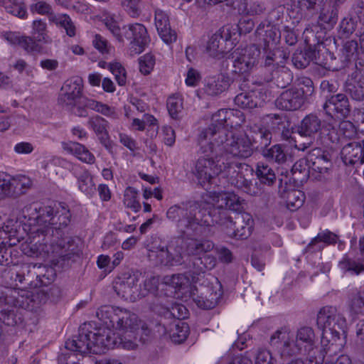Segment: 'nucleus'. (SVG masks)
Masks as SVG:
<instances>
[{"label": "nucleus", "mask_w": 364, "mask_h": 364, "mask_svg": "<svg viewBox=\"0 0 364 364\" xmlns=\"http://www.w3.org/2000/svg\"><path fill=\"white\" fill-rule=\"evenodd\" d=\"M215 247L213 241L194 237L175 236L166 245H159L151 250L149 257L154 258L157 264L176 267L183 265L185 258L197 257L194 267L198 272L191 274L193 286L190 287V295L196 305L204 309H211L218 304L222 293L214 289L205 277V272L212 269L217 263L214 256L208 255Z\"/></svg>", "instance_id": "f257e3e1"}, {"label": "nucleus", "mask_w": 364, "mask_h": 364, "mask_svg": "<svg viewBox=\"0 0 364 364\" xmlns=\"http://www.w3.org/2000/svg\"><path fill=\"white\" fill-rule=\"evenodd\" d=\"M38 213L36 224L30 229L32 238L30 237L21 245L23 253L28 257H51L57 263L69 260L77 254L78 246L71 237L55 239L49 245L41 242L54 229L58 230L68 226L71 218L68 206L64 203L55 202L39 208Z\"/></svg>", "instance_id": "f03ea898"}, {"label": "nucleus", "mask_w": 364, "mask_h": 364, "mask_svg": "<svg viewBox=\"0 0 364 364\" xmlns=\"http://www.w3.org/2000/svg\"><path fill=\"white\" fill-rule=\"evenodd\" d=\"M167 218L175 223L182 237L202 235L205 227L219 224L230 237L245 240L252 232L253 220L248 213L237 214L232 220L226 212L215 207L207 210L197 201H186L171 206Z\"/></svg>", "instance_id": "7ed1b4c3"}, {"label": "nucleus", "mask_w": 364, "mask_h": 364, "mask_svg": "<svg viewBox=\"0 0 364 364\" xmlns=\"http://www.w3.org/2000/svg\"><path fill=\"white\" fill-rule=\"evenodd\" d=\"M213 132L207 130L198 136L199 158L195 166L194 174L202 186L211 183L216 176L227 179L228 183L237 189L255 196L260 193L256 183H252L240 173L241 165L220 152V147H216L208 137L213 136Z\"/></svg>", "instance_id": "20e7f679"}, {"label": "nucleus", "mask_w": 364, "mask_h": 364, "mask_svg": "<svg viewBox=\"0 0 364 364\" xmlns=\"http://www.w3.org/2000/svg\"><path fill=\"white\" fill-rule=\"evenodd\" d=\"M269 343L282 358L310 355L317 347V337L311 326H300L294 333L287 327H282L271 336Z\"/></svg>", "instance_id": "39448f33"}, {"label": "nucleus", "mask_w": 364, "mask_h": 364, "mask_svg": "<svg viewBox=\"0 0 364 364\" xmlns=\"http://www.w3.org/2000/svg\"><path fill=\"white\" fill-rule=\"evenodd\" d=\"M116 343L113 333L109 329L99 328L95 331L86 328V324L79 330V334L65 341L66 349L81 355L89 353L94 354L105 353L107 350L113 348Z\"/></svg>", "instance_id": "423d86ee"}, {"label": "nucleus", "mask_w": 364, "mask_h": 364, "mask_svg": "<svg viewBox=\"0 0 364 364\" xmlns=\"http://www.w3.org/2000/svg\"><path fill=\"white\" fill-rule=\"evenodd\" d=\"M96 316L106 326L105 328L112 332V328L125 333H141L146 336L151 332L145 323L139 321L136 314L125 309L105 305L97 309Z\"/></svg>", "instance_id": "0eeeda50"}, {"label": "nucleus", "mask_w": 364, "mask_h": 364, "mask_svg": "<svg viewBox=\"0 0 364 364\" xmlns=\"http://www.w3.org/2000/svg\"><path fill=\"white\" fill-rule=\"evenodd\" d=\"M316 323L318 328L322 330L321 341L328 343L336 342L341 333H344L347 325L344 316L332 306H326L319 310Z\"/></svg>", "instance_id": "6e6552de"}, {"label": "nucleus", "mask_w": 364, "mask_h": 364, "mask_svg": "<svg viewBox=\"0 0 364 364\" xmlns=\"http://www.w3.org/2000/svg\"><path fill=\"white\" fill-rule=\"evenodd\" d=\"M220 139L214 142L216 147H220V152L224 156L233 161L232 157L248 158L253 153L252 142L247 134L236 136L228 130L218 132Z\"/></svg>", "instance_id": "1a4fd4ad"}, {"label": "nucleus", "mask_w": 364, "mask_h": 364, "mask_svg": "<svg viewBox=\"0 0 364 364\" xmlns=\"http://www.w3.org/2000/svg\"><path fill=\"white\" fill-rule=\"evenodd\" d=\"M261 51L255 45H251L245 48H237L225 60L223 66L228 67L230 63V72L235 74H243L252 70L259 63Z\"/></svg>", "instance_id": "9d476101"}, {"label": "nucleus", "mask_w": 364, "mask_h": 364, "mask_svg": "<svg viewBox=\"0 0 364 364\" xmlns=\"http://www.w3.org/2000/svg\"><path fill=\"white\" fill-rule=\"evenodd\" d=\"M243 115L241 112L228 109H221L215 113L212 117L210 125L204 129L200 134L207 130H211L213 136L208 137V141L218 142L220 139L218 132L221 130H227V127H235L240 125L243 122Z\"/></svg>", "instance_id": "9b49d317"}, {"label": "nucleus", "mask_w": 364, "mask_h": 364, "mask_svg": "<svg viewBox=\"0 0 364 364\" xmlns=\"http://www.w3.org/2000/svg\"><path fill=\"white\" fill-rule=\"evenodd\" d=\"M17 225V223L11 222L0 228V265L7 266L13 262L11 252L7 247L14 246L20 242Z\"/></svg>", "instance_id": "f8f14e48"}, {"label": "nucleus", "mask_w": 364, "mask_h": 364, "mask_svg": "<svg viewBox=\"0 0 364 364\" xmlns=\"http://www.w3.org/2000/svg\"><path fill=\"white\" fill-rule=\"evenodd\" d=\"M123 39L130 41V50L134 55L143 52L150 42L146 27L141 23H132L122 27Z\"/></svg>", "instance_id": "ddd939ff"}, {"label": "nucleus", "mask_w": 364, "mask_h": 364, "mask_svg": "<svg viewBox=\"0 0 364 364\" xmlns=\"http://www.w3.org/2000/svg\"><path fill=\"white\" fill-rule=\"evenodd\" d=\"M323 109L332 118L343 119L349 115L350 105L346 94L338 93L326 97Z\"/></svg>", "instance_id": "4468645a"}, {"label": "nucleus", "mask_w": 364, "mask_h": 364, "mask_svg": "<svg viewBox=\"0 0 364 364\" xmlns=\"http://www.w3.org/2000/svg\"><path fill=\"white\" fill-rule=\"evenodd\" d=\"M307 99L301 89L291 87L283 91L277 98L275 105L277 108L285 111H296L301 109Z\"/></svg>", "instance_id": "2eb2a0df"}, {"label": "nucleus", "mask_w": 364, "mask_h": 364, "mask_svg": "<svg viewBox=\"0 0 364 364\" xmlns=\"http://www.w3.org/2000/svg\"><path fill=\"white\" fill-rule=\"evenodd\" d=\"M139 282V275L129 272L122 273L113 282V289L119 296L125 300L134 301L136 298L134 289Z\"/></svg>", "instance_id": "dca6fc26"}, {"label": "nucleus", "mask_w": 364, "mask_h": 364, "mask_svg": "<svg viewBox=\"0 0 364 364\" xmlns=\"http://www.w3.org/2000/svg\"><path fill=\"white\" fill-rule=\"evenodd\" d=\"M159 326L163 328V333L168 336L171 341L175 343L183 342L189 332L188 324L182 321H160Z\"/></svg>", "instance_id": "f3484780"}, {"label": "nucleus", "mask_w": 364, "mask_h": 364, "mask_svg": "<svg viewBox=\"0 0 364 364\" xmlns=\"http://www.w3.org/2000/svg\"><path fill=\"white\" fill-rule=\"evenodd\" d=\"M32 186V181L30 178L19 175L16 177H9L7 183H3L1 185V191L6 195V197H17L23 194Z\"/></svg>", "instance_id": "a211bd4d"}, {"label": "nucleus", "mask_w": 364, "mask_h": 364, "mask_svg": "<svg viewBox=\"0 0 364 364\" xmlns=\"http://www.w3.org/2000/svg\"><path fill=\"white\" fill-rule=\"evenodd\" d=\"M341 156L346 165L364 164V140L350 142L343 146Z\"/></svg>", "instance_id": "6ab92c4d"}, {"label": "nucleus", "mask_w": 364, "mask_h": 364, "mask_svg": "<svg viewBox=\"0 0 364 364\" xmlns=\"http://www.w3.org/2000/svg\"><path fill=\"white\" fill-rule=\"evenodd\" d=\"M310 168L316 172L326 173L331 166V155L321 148H314L307 154Z\"/></svg>", "instance_id": "aec40b11"}, {"label": "nucleus", "mask_w": 364, "mask_h": 364, "mask_svg": "<svg viewBox=\"0 0 364 364\" xmlns=\"http://www.w3.org/2000/svg\"><path fill=\"white\" fill-rule=\"evenodd\" d=\"M344 90L353 100L364 101V74L358 71L353 73L346 81Z\"/></svg>", "instance_id": "412c9836"}, {"label": "nucleus", "mask_w": 364, "mask_h": 364, "mask_svg": "<svg viewBox=\"0 0 364 364\" xmlns=\"http://www.w3.org/2000/svg\"><path fill=\"white\" fill-rule=\"evenodd\" d=\"M155 25L164 42L170 44L176 41L177 34L176 32L170 27L168 16L161 9H156L155 11Z\"/></svg>", "instance_id": "4be33fe9"}, {"label": "nucleus", "mask_w": 364, "mask_h": 364, "mask_svg": "<svg viewBox=\"0 0 364 364\" xmlns=\"http://www.w3.org/2000/svg\"><path fill=\"white\" fill-rule=\"evenodd\" d=\"M87 126L97 135L100 143L107 149L111 146L108 132L109 122L100 115H95L89 118Z\"/></svg>", "instance_id": "5701e85b"}, {"label": "nucleus", "mask_w": 364, "mask_h": 364, "mask_svg": "<svg viewBox=\"0 0 364 364\" xmlns=\"http://www.w3.org/2000/svg\"><path fill=\"white\" fill-rule=\"evenodd\" d=\"M264 101L265 99L262 95L260 90L242 92L234 99L235 104L237 107L248 109L262 107Z\"/></svg>", "instance_id": "b1692460"}, {"label": "nucleus", "mask_w": 364, "mask_h": 364, "mask_svg": "<svg viewBox=\"0 0 364 364\" xmlns=\"http://www.w3.org/2000/svg\"><path fill=\"white\" fill-rule=\"evenodd\" d=\"M232 82L228 73H220L206 80L204 91L208 95L218 96L227 90Z\"/></svg>", "instance_id": "393cba45"}, {"label": "nucleus", "mask_w": 364, "mask_h": 364, "mask_svg": "<svg viewBox=\"0 0 364 364\" xmlns=\"http://www.w3.org/2000/svg\"><path fill=\"white\" fill-rule=\"evenodd\" d=\"M230 27L226 26L213 34L207 43L206 53L211 57H218L222 54L224 52L223 43L230 38Z\"/></svg>", "instance_id": "a878e982"}, {"label": "nucleus", "mask_w": 364, "mask_h": 364, "mask_svg": "<svg viewBox=\"0 0 364 364\" xmlns=\"http://www.w3.org/2000/svg\"><path fill=\"white\" fill-rule=\"evenodd\" d=\"M6 39L12 45H18L27 53H40L43 48L37 41L32 36H18L14 33H7Z\"/></svg>", "instance_id": "bb28decb"}, {"label": "nucleus", "mask_w": 364, "mask_h": 364, "mask_svg": "<svg viewBox=\"0 0 364 364\" xmlns=\"http://www.w3.org/2000/svg\"><path fill=\"white\" fill-rule=\"evenodd\" d=\"M341 65L339 68H344L354 61L358 60V64L362 61L360 58H363L361 51L358 50V44L356 41L350 40L344 43L338 55Z\"/></svg>", "instance_id": "cd10ccee"}, {"label": "nucleus", "mask_w": 364, "mask_h": 364, "mask_svg": "<svg viewBox=\"0 0 364 364\" xmlns=\"http://www.w3.org/2000/svg\"><path fill=\"white\" fill-rule=\"evenodd\" d=\"M338 17V8L328 1H323L319 5L318 12V23L324 28H333Z\"/></svg>", "instance_id": "c85d7f7f"}, {"label": "nucleus", "mask_w": 364, "mask_h": 364, "mask_svg": "<svg viewBox=\"0 0 364 364\" xmlns=\"http://www.w3.org/2000/svg\"><path fill=\"white\" fill-rule=\"evenodd\" d=\"M279 191L282 197L286 198L287 206L290 210H294L302 206L304 201V194L297 190L289 191L287 188V181L279 179Z\"/></svg>", "instance_id": "c756f323"}, {"label": "nucleus", "mask_w": 364, "mask_h": 364, "mask_svg": "<svg viewBox=\"0 0 364 364\" xmlns=\"http://www.w3.org/2000/svg\"><path fill=\"white\" fill-rule=\"evenodd\" d=\"M320 50H312L311 48L304 51L296 50L292 55L291 61L294 65L297 68H304L307 67L311 61H314L316 64L324 65L326 63L320 59Z\"/></svg>", "instance_id": "7c9ffc66"}, {"label": "nucleus", "mask_w": 364, "mask_h": 364, "mask_svg": "<svg viewBox=\"0 0 364 364\" xmlns=\"http://www.w3.org/2000/svg\"><path fill=\"white\" fill-rule=\"evenodd\" d=\"M61 146L66 153L75 156L85 163L93 164L95 162L94 155L81 144L73 141H63L61 143Z\"/></svg>", "instance_id": "2f4dec72"}, {"label": "nucleus", "mask_w": 364, "mask_h": 364, "mask_svg": "<svg viewBox=\"0 0 364 364\" xmlns=\"http://www.w3.org/2000/svg\"><path fill=\"white\" fill-rule=\"evenodd\" d=\"M321 129V120L314 114L306 115L301 122L298 132L301 136L314 137Z\"/></svg>", "instance_id": "473e14b6"}, {"label": "nucleus", "mask_w": 364, "mask_h": 364, "mask_svg": "<svg viewBox=\"0 0 364 364\" xmlns=\"http://www.w3.org/2000/svg\"><path fill=\"white\" fill-rule=\"evenodd\" d=\"M80 103L85 107L92 109L110 119H116L119 118V114L116 108L107 104L89 98L82 99V102Z\"/></svg>", "instance_id": "72a5a7b5"}, {"label": "nucleus", "mask_w": 364, "mask_h": 364, "mask_svg": "<svg viewBox=\"0 0 364 364\" xmlns=\"http://www.w3.org/2000/svg\"><path fill=\"white\" fill-rule=\"evenodd\" d=\"M193 258L192 266L193 270L190 271L188 273V275L178 274H173L170 277H167L166 280V283L168 284L170 286L175 289H183L186 287H188L190 284H191V287L193 286V282H191V274L195 273L196 275L198 271L194 267V262L196 261L197 257H188L185 258V260L187 261L188 258ZM186 262L183 264H185Z\"/></svg>", "instance_id": "f704fd0d"}, {"label": "nucleus", "mask_w": 364, "mask_h": 364, "mask_svg": "<svg viewBox=\"0 0 364 364\" xmlns=\"http://www.w3.org/2000/svg\"><path fill=\"white\" fill-rule=\"evenodd\" d=\"M36 269L37 264H23L18 271L12 272V274H15V282L34 287V283L36 282L34 277L36 278Z\"/></svg>", "instance_id": "c9c22d12"}, {"label": "nucleus", "mask_w": 364, "mask_h": 364, "mask_svg": "<svg viewBox=\"0 0 364 364\" xmlns=\"http://www.w3.org/2000/svg\"><path fill=\"white\" fill-rule=\"evenodd\" d=\"M337 239L338 237L336 234L328 230H325L319 232L307 245L306 249L311 252L320 251L324 247L323 243L326 245L333 244L336 242Z\"/></svg>", "instance_id": "e433bc0d"}, {"label": "nucleus", "mask_w": 364, "mask_h": 364, "mask_svg": "<svg viewBox=\"0 0 364 364\" xmlns=\"http://www.w3.org/2000/svg\"><path fill=\"white\" fill-rule=\"evenodd\" d=\"M56 273L53 267L37 264L34 287L49 285L53 282Z\"/></svg>", "instance_id": "4c0bfd02"}, {"label": "nucleus", "mask_w": 364, "mask_h": 364, "mask_svg": "<svg viewBox=\"0 0 364 364\" xmlns=\"http://www.w3.org/2000/svg\"><path fill=\"white\" fill-rule=\"evenodd\" d=\"M48 26L46 21L41 18H36L31 23V36L37 41L45 44L52 42L51 38L48 36Z\"/></svg>", "instance_id": "58836bf2"}, {"label": "nucleus", "mask_w": 364, "mask_h": 364, "mask_svg": "<svg viewBox=\"0 0 364 364\" xmlns=\"http://www.w3.org/2000/svg\"><path fill=\"white\" fill-rule=\"evenodd\" d=\"M218 207L238 211L241 208L240 197L234 193H222L217 196Z\"/></svg>", "instance_id": "ea45409f"}, {"label": "nucleus", "mask_w": 364, "mask_h": 364, "mask_svg": "<svg viewBox=\"0 0 364 364\" xmlns=\"http://www.w3.org/2000/svg\"><path fill=\"white\" fill-rule=\"evenodd\" d=\"M188 316V309L181 304H174L171 309L164 310L161 321H182Z\"/></svg>", "instance_id": "a19ab883"}, {"label": "nucleus", "mask_w": 364, "mask_h": 364, "mask_svg": "<svg viewBox=\"0 0 364 364\" xmlns=\"http://www.w3.org/2000/svg\"><path fill=\"white\" fill-rule=\"evenodd\" d=\"M256 176L262 184L269 186L273 185L277 179L274 171L262 162L257 164Z\"/></svg>", "instance_id": "79ce46f5"}, {"label": "nucleus", "mask_w": 364, "mask_h": 364, "mask_svg": "<svg viewBox=\"0 0 364 364\" xmlns=\"http://www.w3.org/2000/svg\"><path fill=\"white\" fill-rule=\"evenodd\" d=\"M77 183L79 189L85 195L92 196L95 193V185L88 171H82L77 178Z\"/></svg>", "instance_id": "37998d69"}, {"label": "nucleus", "mask_w": 364, "mask_h": 364, "mask_svg": "<svg viewBox=\"0 0 364 364\" xmlns=\"http://www.w3.org/2000/svg\"><path fill=\"white\" fill-rule=\"evenodd\" d=\"M262 155L270 162L282 164L287 160V155L279 144L274 145L269 149H264L262 151Z\"/></svg>", "instance_id": "c03bdc74"}, {"label": "nucleus", "mask_w": 364, "mask_h": 364, "mask_svg": "<svg viewBox=\"0 0 364 364\" xmlns=\"http://www.w3.org/2000/svg\"><path fill=\"white\" fill-rule=\"evenodd\" d=\"M102 21L118 41L123 42L122 28H119L118 23L114 19V14L109 13L103 14Z\"/></svg>", "instance_id": "a18cd8bd"}, {"label": "nucleus", "mask_w": 364, "mask_h": 364, "mask_svg": "<svg viewBox=\"0 0 364 364\" xmlns=\"http://www.w3.org/2000/svg\"><path fill=\"white\" fill-rule=\"evenodd\" d=\"M356 26L357 23L353 16H349L342 18L338 28L339 38H347L350 37L355 31Z\"/></svg>", "instance_id": "49530a36"}, {"label": "nucleus", "mask_w": 364, "mask_h": 364, "mask_svg": "<svg viewBox=\"0 0 364 364\" xmlns=\"http://www.w3.org/2000/svg\"><path fill=\"white\" fill-rule=\"evenodd\" d=\"M287 58L286 53L282 50H274L267 54L264 60V67L269 70H273L275 67L278 69L279 64L283 63Z\"/></svg>", "instance_id": "de8ad7c7"}, {"label": "nucleus", "mask_w": 364, "mask_h": 364, "mask_svg": "<svg viewBox=\"0 0 364 364\" xmlns=\"http://www.w3.org/2000/svg\"><path fill=\"white\" fill-rule=\"evenodd\" d=\"M272 78L275 80L278 87L284 88L292 82L293 75L289 69L281 67L274 71Z\"/></svg>", "instance_id": "09e8293b"}, {"label": "nucleus", "mask_w": 364, "mask_h": 364, "mask_svg": "<svg viewBox=\"0 0 364 364\" xmlns=\"http://www.w3.org/2000/svg\"><path fill=\"white\" fill-rule=\"evenodd\" d=\"M137 198L138 192L132 187H127L124 193L123 202L124 205L134 212H138L141 208V204Z\"/></svg>", "instance_id": "8fccbe9b"}, {"label": "nucleus", "mask_w": 364, "mask_h": 364, "mask_svg": "<svg viewBox=\"0 0 364 364\" xmlns=\"http://www.w3.org/2000/svg\"><path fill=\"white\" fill-rule=\"evenodd\" d=\"M167 109L172 118H178L183 109L182 97L178 94L169 97L167 100Z\"/></svg>", "instance_id": "3c124183"}, {"label": "nucleus", "mask_w": 364, "mask_h": 364, "mask_svg": "<svg viewBox=\"0 0 364 364\" xmlns=\"http://www.w3.org/2000/svg\"><path fill=\"white\" fill-rule=\"evenodd\" d=\"M123 9L132 18L139 16L144 8L142 0H122Z\"/></svg>", "instance_id": "603ef678"}, {"label": "nucleus", "mask_w": 364, "mask_h": 364, "mask_svg": "<svg viewBox=\"0 0 364 364\" xmlns=\"http://www.w3.org/2000/svg\"><path fill=\"white\" fill-rule=\"evenodd\" d=\"M82 80L81 78L78 77H71L64 82L62 87V91L80 98L82 87Z\"/></svg>", "instance_id": "864d4df0"}, {"label": "nucleus", "mask_w": 364, "mask_h": 364, "mask_svg": "<svg viewBox=\"0 0 364 364\" xmlns=\"http://www.w3.org/2000/svg\"><path fill=\"white\" fill-rule=\"evenodd\" d=\"M252 132V143H259L261 147H267L269 145L272 140V133L269 129L264 127H257Z\"/></svg>", "instance_id": "5fc2aeb1"}, {"label": "nucleus", "mask_w": 364, "mask_h": 364, "mask_svg": "<svg viewBox=\"0 0 364 364\" xmlns=\"http://www.w3.org/2000/svg\"><path fill=\"white\" fill-rule=\"evenodd\" d=\"M109 70L114 75L115 80L119 86L127 83V72L123 65L119 62H112L108 65Z\"/></svg>", "instance_id": "6e6d98bb"}, {"label": "nucleus", "mask_w": 364, "mask_h": 364, "mask_svg": "<svg viewBox=\"0 0 364 364\" xmlns=\"http://www.w3.org/2000/svg\"><path fill=\"white\" fill-rule=\"evenodd\" d=\"M349 308L353 314H361L364 310V290L354 294L349 301Z\"/></svg>", "instance_id": "4d7b16f0"}, {"label": "nucleus", "mask_w": 364, "mask_h": 364, "mask_svg": "<svg viewBox=\"0 0 364 364\" xmlns=\"http://www.w3.org/2000/svg\"><path fill=\"white\" fill-rule=\"evenodd\" d=\"M29 9L32 14L47 16L49 18L54 14L53 6L45 1H38L32 4Z\"/></svg>", "instance_id": "13d9d810"}, {"label": "nucleus", "mask_w": 364, "mask_h": 364, "mask_svg": "<svg viewBox=\"0 0 364 364\" xmlns=\"http://www.w3.org/2000/svg\"><path fill=\"white\" fill-rule=\"evenodd\" d=\"M8 3V5L6 6V10L8 13L20 18H27L28 13L23 4L16 2V0H11Z\"/></svg>", "instance_id": "bf43d9fd"}, {"label": "nucleus", "mask_w": 364, "mask_h": 364, "mask_svg": "<svg viewBox=\"0 0 364 364\" xmlns=\"http://www.w3.org/2000/svg\"><path fill=\"white\" fill-rule=\"evenodd\" d=\"M154 64V56L150 53L145 54L139 59V71L143 75H148L153 70Z\"/></svg>", "instance_id": "052dcab7"}, {"label": "nucleus", "mask_w": 364, "mask_h": 364, "mask_svg": "<svg viewBox=\"0 0 364 364\" xmlns=\"http://www.w3.org/2000/svg\"><path fill=\"white\" fill-rule=\"evenodd\" d=\"M310 166L309 161H307V156L306 159H301L297 161L291 168V173L294 176H296L297 174H304V177H307L309 175Z\"/></svg>", "instance_id": "680f3d73"}, {"label": "nucleus", "mask_w": 364, "mask_h": 364, "mask_svg": "<svg viewBox=\"0 0 364 364\" xmlns=\"http://www.w3.org/2000/svg\"><path fill=\"white\" fill-rule=\"evenodd\" d=\"M298 85L301 87H297V89H301L304 92V97L307 100L314 92V82L309 77H300L298 80Z\"/></svg>", "instance_id": "e2e57ef3"}, {"label": "nucleus", "mask_w": 364, "mask_h": 364, "mask_svg": "<svg viewBox=\"0 0 364 364\" xmlns=\"http://www.w3.org/2000/svg\"><path fill=\"white\" fill-rule=\"evenodd\" d=\"M50 297V294L45 289H38L34 293L31 294V301L33 302V308L38 307L43 304H45L48 299Z\"/></svg>", "instance_id": "0e129e2a"}, {"label": "nucleus", "mask_w": 364, "mask_h": 364, "mask_svg": "<svg viewBox=\"0 0 364 364\" xmlns=\"http://www.w3.org/2000/svg\"><path fill=\"white\" fill-rule=\"evenodd\" d=\"M159 279L151 277L144 280L143 289H141V295L145 296L147 293H155L158 289Z\"/></svg>", "instance_id": "69168bd1"}, {"label": "nucleus", "mask_w": 364, "mask_h": 364, "mask_svg": "<svg viewBox=\"0 0 364 364\" xmlns=\"http://www.w3.org/2000/svg\"><path fill=\"white\" fill-rule=\"evenodd\" d=\"M255 364H275V360L269 350L259 349L255 355Z\"/></svg>", "instance_id": "338daca9"}, {"label": "nucleus", "mask_w": 364, "mask_h": 364, "mask_svg": "<svg viewBox=\"0 0 364 364\" xmlns=\"http://www.w3.org/2000/svg\"><path fill=\"white\" fill-rule=\"evenodd\" d=\"M350 16H355L361 22H364V1L356 0L352 6Z\"/></svg>", "instance_id": "774afa93"}]
</instances>
